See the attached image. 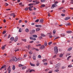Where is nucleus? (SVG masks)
Masks as SVG:
<instances>
[{"label":"nucleus","instance_id":"nucleus-1","mask_svg":"<svg viewBox=\"0 0 73 73\" xmlns=\"http://www.w3.org/2000/svg\"><path fill=\"white\" fill-rule=\"evenodd\" d=\"M58 49L57 48V47H55L54 48V52L55 54H56L58 53Z\"/></svg>","mask_w":73,"mask_h":73},{"label":"nucleus","instance_id":"nucleus-2","mask_svg":"<svg viewBox=\"0 0 73 73\" xmlns=\"http://www.w3.org/2000/svg\"><path fill=\"white\" fill-rule=\"evenodd\" d=\"M12 61H17V59L15 57H13L12 59Z\"/></svg>","mask_w":73,"mask_h":73},{"label":"nucleus","instance_id":"nucleus-3","mask_svg":"<svg viewBox=\"0 0 73 73\" xmlns=\"http://www.w3.org/2000/svg\"><path fill=\"white\" fill-rule=\"evenodd\" d=\"M35 30H31L30 31V34L31 35L32 34H33V33H35Z\"/></svg>","mask_w":73,"mask_h":73},{"label":"nucleus","instance_id":"nucleus-4","mask_svg":"<svg viewBox=\"0 0 73 73\" xmlns=\"http://www.w3.org/2000/svg\"><path fill=\"white\" fill-rule=\"evenodd\" d=\"M57 5H56V4H53L52 5V6L51 7V9H53V8H54V7H57Z\"/></svg>","mask_w":73,"mask_h":73},{"label":"nucleus","instance_id":"nucleus-5","mask_svg":"<svg viewBox=\"0 0 73 73\" xmlns=\"http://www.w3.org/2000/svg\"><path fill=\"white\" fill-rule=\"evenodd\" d=\"M45 48V46H44V45H42L40 47V49H44Z\"/></svg>","mask_w":73,"mask_h":73},{"label":"nucleus","instance_id":"nucleus-6","mask_svg":"<svg viewBox=\"0 0 73 73\" xmlns=\"http://www.w3.org/2000/svg\"><path fill=\"white\" fill-rule=\"evenodd\" d=\"M10 66L7 69V70L9 71H8L9 73H10L11 72V68H10Z\"/></svg>","mask_w":73,"mask_h":73},{"label":"nucleus","instance_id":"nucleus-7","mask_svg":"<svg viewBox=\"0 0 73 73\" xmlns=\"http://www.w3.org/2000/svg\"><path fill=\"white\" fill-rule=\"evenodd\" d=\"M35 27H39V28H41V27H42V26L41 25H36Z\"/></svg>","mask_w":73,"mask_h":73},{"label":"nucleus","instance_id":"nucleus-8","mask_svg":"<svg viewBox=\"0 0 73 73\" xmlns=\"http://www.w3.org/2000/svg\"><path fill=\"white\" fill-rule=\"evenodd\" d=\"M6 67H7V66L6 65H4V66L0 68V70H2V69L5 68Z\"/></svg>","mask_w":73,"mask_h":73},{"label":"nucleus","instance_id":"nucleus-9","mask_svg":"<svg viewBox=\"0 0 73 73\" xmlns=\"http://www.w3.org/2000/svg\"><path fill=\"white\" fill-rule=\"evenodd\" d=\"M10 15V16H13V17H15L16 16V15H15V14L14 13L11 14Z\"/></svg>","mask_w":73,"mask_h":73},{"label":"nucleus","instance_id":"nucleus-10","mask_svg":"<svg viewBox=\"0 0 73 73\" xmlns=\"http://www.w3.org/2000/svg\"><path fill=\"white\" fill-rule=\"evenodd\" d=\"M17 40H18V37H17V36L15 37V38L14 40V41L15 42H16V41H17Z\"/></svg>","mask_w":73,"mask_h":73},{"label":"nucleus","instance_id":"nucleus-11","mask_svg":"<svg viewBox=\"0 0 73 73\" xmlns=\"http://www.w3.org/2000/svg\"><path fill=\"white\" fill-rule=\"evenodd\" d=\"M30 39L31 40H34L35 41V40H36V38H32L31 37H30Z\"/></svg>","mask_w":73,"mask_h":73},{"label":"nucleus","instance_id":"nucleus-12","mask_svg":"<svg viewBox=\"0 0 73 73\" xmlns=\"http://www.w3.org/2000/svg\"><path fill=\"white\" fill-rule=\"evenodd\" d=\"M70 19V17H67L65 18V20H69V19Z\"/></svg>","mask_w":73,"mask_h":73},{"label":"nucleus","instance_id":"nucleus-13","mask_svg":"<svg viewBox=\"0 0 73 73\" xmlns=\"http://www.w3.org/2000/svg\"><path fill=\"white\" fill-rule=\"evenodd\" d=\"M30 64L31 65V66H35V64H33L31 62H30Z\"/></svg>","mask_w":73,"mask_h":73},{"label":"nucleus","instance_id":"nucleus-14","mask_svg":"<svg viewBox=\"0 0 73 73\" xmlns=\"http://www.w3.org/2000/svg\"><path fill=\"white\" fill-rule=\"evenodd\" d=\"M19 5H21V7H24V5H23V3L21 2L19 3Z\"/></svg>","mask_w":73,"mask_h":73},{"label":"nucleus","instance_id":"nucleus-15","mask_svg":"<svg viewBox=\"0 0 73 73\" xmlns=\"http://www.w3.org/2000/svg\"><path fill=\"white\" fill-rule=\"evenodd\" d=\"M72 31H67V33H72Z\"/></svg>","mask_w":73,"mask_h":73},{"label":"nucleus","instance_id":"nucleus-16","mask_svg":"<svg viewBox=\"0 0 73 73\" xmlns=\"http://www.w3.org/2000/svg\"><path fill=\"white\" fill-rule=\"evenodd\" d=\"M65 25H66V26H68L69 25H71V24H70V23H66Z\"/></svg>","mask_w":73,"mask_h":73},{"label":"nucleus","instance_id":"nucleus-17","mask_svg":"<svg viewBox=\"0 0 73 73\" xmlns=\"http://www.w3.org/2000/svg\"><path fill=\"white\" fill-rule=\"evenodd\" d=\"M10 40H11V41H13L14 40V37H11L10 38Z\"/></svg>","mask_w":73,"mask_h":73},{"label":"nucleus","instance_id":"nucleus-18","mask_svg":"<svg viewBox=\"0 0 73 73\" xmlns=\"http://www.w3.org/2000/svg\"><path fill=\"white\" fill-rule=\"evenodd\" d=\"M36 56L35 55H33V60H36Z\"/></svg>","mask_w":73,"mask_h":73},{"label":"nucleus","instance_id":"nucleus-19","mask_svg":"<svg viewBox=\"0 0 73 73\" xmlns=\"http://www.w3.org/2000/svg\"><path fill=\"white\" fill-rule=\"evenodd\" d=\"M44 21V20H43V19H41L40 21L39 22H40V23H42Z\"/></svg>","mask_w":73,"mask_h":73},{"label":"nucleus","instance_id":"nucleus-20","mask_svg":"<svg viewBox=\"0 0 73 73\" xmlns=\"http://www.w3.org/2000/svg\"><path fill=\"white\" fill-rule=\"evenodd\" d=\"M40 30V28H38L36 29V31H39Z\"/></svg>","mask_w":73,"mask_h":73},{"label":"nucleus","instance_id":"nucleus-21","mask_svg":"<svg viewBox=\"0 0 73 73\" xmlns=\"http://www.w3.org/2000/svg\"><path fill=\"white\" fill-rule=\"evenodd\" d=\"M41 36H42V37H45V35L44 34L42 33L41 34Z\"/></svg>","mask_w":73,"mask_h":73},{"label":"nucleus","instance_id":"nucleus-22","mask_svg":"<svg viewBox=\"0 0 73 73\" xmlns=\"http://www.w3.org/2000/svg\"><path fill=\"white\" fill-rule=\"evenodd\" d=\"M6 46V45H4L3 46H2V49L3 50L4 49H5V47Z\"/></svg>","mask_w":73,"mask_h":73},{"label":"nucleus","instance_id":"nucleus-23","mask_svg":"<svg viewBox=\"0 0 73 73\" xmlns=\"http://www.w3.org/2000/svg\"><path fill=\"white\" fill-rule=\"evenodd\" d=\"M13 70H14L15 69V66L13 65Z\"/></svg>","mask_w":73,"mask_h":73},{"label":"nucleus","instance_id":"nucleus-24","mask_svg":"<svg viewBox=\"0 0 73 73\" xmlns=\"http://www.w3.org/2000/svg\"><path fill=\"white\" fill-rule=\"evenodd\" d=\"M72 48V47L69 48L68 50V51H70V50H71Z\"/></svg>","mask_w":73,"mask_h":73},{"label":"nucleus","instance_id":"nucleus-25","mask_svg":"<svg viewBox=\"0 0 73 73\" xmlns=\"http://www.w3.org/2000/svg\"><path fill=\"white\" fill-rule=\"evenodd\" d=\"M26 32H29V29H25Z\"/></svg>","mask_w":73,"mask_h":73},{"label":"nucleus","instance_id":"nucleus-26","mask_svg":"<svg viewBox=\"0 0 73 73\" xmlns=\"http://www.w3.org/2000/svg\"><path fill=\"white\" fill-rule=\"evenodd\" d=\"M46 61H47V60H46V59H44L42 60V61L43 62H46Z\"/></svg>","mask_w":73,"mask_h":73},{"label":"nucleus","instance_id":"nucleus-27","mask_svg":"<svg viewBox=\"0 0 73 73\" xmlns=\"http://www.w3.org/2000/svg\"><path fill=\"white\" fill-rule=\"evenodd\" d=\"M33 37H37V36L36 35H34L33 36Z\"/></svg>","mask_w":73,"mask_h":73},{"label":"nucleus","instance_id":"nucleus-28","mask_svg":"<svg viewBox=\"0 0 73 73\" xmlns=\"http://www.w3.org/2000/svg\"><path fill=\"white\" fill-rule=\"evenodd\" d=\"M26 69V67L24 66H23L22 67V69L23 70H24V69Z\"/></svg>","mask_w":73,"mask_h":73},{"label":"nucleus","instance_id":"nucleus-29","mask_svg":"<svg viewBox=\"0 0 73 73\" xmlns=\"http://www.w3.org/2000/svg\"><path fill=\"white\" fill-rule=\"evenodd\" d=\"M35 72V70L33 69L31 70H30L29 72Z\"/></svg>","mask_w":73,"mask_h":73},{"label":"nucleus","instance_id":"nucleus-30","mask_svg":"<svg viewBox=\"0 0 73 73\" xmlns=\"http://www.w3.org/2000/svg\"><path fill=\"white\" fill-rule=\"evenodd\" d=\"M52 44V42H49L48 43V44L49 45H51V44Z\"/></svg>","mask_w":73,"mask_h":73},{"label":"nucleus","instance_id":"nucleus-31","mask_svg":"<svg viewBox=\"0 0 73 73\" xmlns=\"http://www.w3.org/2000/svg\"><path fill=\"white\" fill-rule=\"evenodd\" d=\"M44 45L46 46V45H47V42H45Z\"/></svg>","mask_w":73,"mask_h":73},{"label":"nucleus","instance_id":"nucleus-32","mask_svg":"<svg viewBox=\"0 0 73 73\" xmlns=\"http://www.w3.org/2000/svg\"><path fill=\"white\" fill-rule=\"evenodd\" d=\"M45 5L44 4H42L41 5V6L40 7V8H42L43 7H45Z\"/></svg>","mask_w":73,"mask_h":73},{"label":"nucleus","instance_id":"nucleus-33","mask_svg":"<svg viewBox=\"0 0 73 73\" xmlns=\"http://www.w3.org/2000/svg\"><path fill=\"white\" fill-rule=\"evenodd\" d=\"M70 57H71V56H68L67 58V60H69V58H70Z\"/></svg>","mask_w":73,"mask_h":73},{"label":"nucleus","instance_id":"nucleus-34","mask_svg":"<svg viewBox=\"0 0 73 73\" xmlns=\"http://www.w3.org/2000/svg\"><path fill=\"white\" fill-rule=\"evenodd\" d=\"M22 40L23 41H24L25 42H26V41H27V39H23Z\"/></svg>","mask_w":73,"mask_h":73},{"label":"nucleus","instance_id":"nucleus-35","mask_svg":"<svg viewBox=\"0 0 73 73\" xmlns=\"http://www.w3.org/2000/svg\"><path fill=\"white\" fill-rule=\"evenodd\" d=\"M68 68H72V65L70 64L68 66Z\"/></svg>","mask_w":73,"mask_h":73},{"label":"nucleus","instance_id":"nucleus-36","mask_svg":"<svg viewBox=\"0 0 73 73\" xmlns=\"http://www.w3.org/2000/svg\"><path fill=\"white\" fill-rule=\"evenodd\" d=\"M29 70H30V69H29L28 70H26V73H28L29 72Z\"/></svg>","mask_w":73,"mask_h":73},{"label":"nucleus","instance_id":"nucleus-37","mask_svg":"<svg viewBox=\"0 0 73 73\" xmlns=\"http://www.w3.org/2000/svg\"><path fill=\"white\" fill-rule=\"evenodd\" d=\"M60 63H58V64L56 65V66H57L59 67L60 66Z\"/></svg>","mask_w":73,"mask_h":73},{"label":"nucleus","instance_id":"nucleus-38","mask_svg":"<svg viewBox=\"0 0 73 73\" xmlns=\"http://www.w3.org/2000/svg\"><path fill=\"white\" fill-rule=\"evenodd\" d=\"M38 58H41V56L40 55H39L38 56Z\"/></svg>","mask_w":73,"mask_h":73},{"label":"nucleus","instance_id":"nucleus-39","mask_svg":"<svg viewBox=\"0 0 73 73\" xmlns=\"http://www.w3.org/2000/svg\"><path fill=\"white\" fill-rule=\"evenodd\" d=\"M62 56H63V54H61L59 56L60 57H62Z\"/></svg>","mask_w":73,"mask_h":73},{"label":"nucleus","instance_id":"nucleus-40","mask_svg":"<svg viewBox=\"0 0 73 73\" xmlns=\"http://www.w3.org/2000/svg\"><path fill=\"white\" fill-rule=\"evenodd\" d=\"M24 65H22V64H19V67H21V66H23Z\"/></svg>","mask_w":73,"mask_h":73},{"label":"nucleus","instance_id":"nucleus-41","mask_svg":"<svg viewBox=\"0 0 73 73\" xmlns=\"http://www.w3.org/2000/svg\"><path fill=\"white\" fill-rule=\"evenodd\" d=\"M70 3L71 4H73V0H71L70 1Z\"/></svg>","mask_w":73,"mask_h":73},{"label":"nucleus","instance_id":"nucleus-42","mask_svg":"<svg viewBox=\"0 0 73 73\" xmlns=\"http://www.w3.org/2000/svg\"><path fill=\"white\" fill-rule=\"evenodd\" d=\"M9 4H8L7 3H6L5 4V6L6 7L7 6H8V5Z\"/></svg>","mask_w":73,"mask_h":73},{"label":"nucleus","instance_id":"nucleus-43","mask_svg":"<svg viewBox=\"0 0 73 73\" xmlns=\"http://www.w3.org/2000/svg\"><path fill=\"white\" fill-rule=\"evenodd\" d=\"M39 21V20H38V19H37L35 21V22L36 23H37V22H38Z\"/></svg>","mask_w":73,"mask_h":73},{"label":"nucleus","instance_id":"nucleus-44","mask_svg":"<svg viewBox=\"0 0 73 73\" xmlns=\"http://www.w3.org/2000/svg\"><path fill=\"white\" fill-rule=\"evenodd\" d=\"M53 34H54V33H56V30H54L53 31Z\"/></svg>","mask_w":73,"mask_h":73},{"label":"nucleus","instance_id":"nucleus-45","mask_svg":"<svg viewBox=\"0 0 73 73\" xmlns=\"http://www.w3.org/2000/svg\"><path fill=\"white\" fill-rule=\"evenodd\" d=\"M5 33H6V31H4L3 32V35H4V34H5Z\"/></svg>","mask_w":73,"mask_h":73},{"label":"nucleus","instance_id":"nucleus-46","mask_svg":"<svg viewBox=\"0 0 73 73\" xmlns=\"http://www.w3.org/2000/svg\"><path fill=\"white\" fill-rule=\"evenodd\" d=\"M36 4H38V3H40V2L39 1H36L35 2Z\"/></svg>","mask_w":73,"mask_h":73},{"label":"nucleus","instance_id":"nucleus-47","mask_svg":"<svg viewBox=\"0 0 73 73\" xmlns=\"http://www.w3.org/2000/svg\"><path fill=\"white\" fill-rule=\"evenodd\" d=\"M29 11H32V9L31 8L29 7Z\"/></svg>","mask_w":73,"mask_h":73},{"label":"nucleus","instance_id":"nucleus-48","mask_svg":"<svg viewBox=\"0 0 73 73\" xmlns=\"http://www.w3.org/2000/svg\"><path fill=\"white\" fill-rule=\"evenodd\" d=\"M62 36L64 37V36H65V34H62Z\"/></svg>","mask_w":73,"mask_h":73},{"label":"nucleus","instance_id":"nucleus-49","mask_svg":"<svg viewBox=\"0 0 73 73\" xmlns=\"http://www.w3.org/2000/svg\"><path fill=\"white\" fill-rule=\"evenodd\" d=\"M33 4L31 3V4H29V6H31V5H33Z\"/></svg>","mask_w":73,"mask_h":73},{"label":"nucleus","instance_id":"nucleus-50","mask_svg":"<svg viewBox=\"0 0 73 73\" xmlns=\"http://www.w3.org/2000/svg\"><path fill=\"white\" fill-rule=\"evenodd\" d=\"M39 65H40L39 63H38L36 64V65L37 66H39Z\"/></svg>","mask_w":73,"mask_h":73},{"label":"nucleus","instance_id":"nucleus-51","mask_svg":"<svg viewBox=\"0 0 73 73\" xmlns=\"http://www.w3.org/2000/svg\"><path fill=\"white\" fill-rule=\"evenodd\" d=\"M19 50L18 49H16V50H15V52H17V51H19Z\"/></svg>","mask_w":73,"mask_h":73},{"label":"nucleus","instance_id":"nucleus-52","mask_svg":"<svg viewBox=\"0 0 73 73\" xmlns=\"http://www.w3.org/2000/svg\"><path fill=\"white\" fill-rule=\"evenodd\" d=\"M7 34H5L4 36V37H7Z\"/></svg>","mask_w":73,"mask_h":73},{"label":"nucleus","instance_id":"nucleus-53","mask_svg":"<svg viewBox=\"0 0 73 73\" xmlns=\"http://www.w3.org/2000/svg\"><path fill=\"white\" fill-rule=\"evenodd\" d=\"M55 68L56 69H58V68H59V67L56 66Z\"/></svg>","mask_w":73,"mask_h":73},{"label":"nucleus","instance_id":"nucleus-54","mask_svg":"<svg viewBox=\"0 0 73 73\" xmlns=\"http://www.w3.org/2000/svg\"><path fill=\"white\" fill-rule=\"evenodd\" d=\"M19 32H21V28H20L19 29Z\"/></svg>","mask_w":73,"mask_h":73},{"label":"nucleus","instance_id":"nucleus-55","mask_svg":"<svg viewBox=\"0 0 73 73\" xmlns=\"http://www.w3.org/2000/svg\"><path fill=\"white\" fill-rule=\"evenodd\" d=\"M62 11L63 12H64V13H65L66 12L65 10V9H63Z\"/></svg>","mask_w":73,"mask_h":73},{"label":"nucleus","instance_id":"nucleus-56","mask_svg":"<svg viewBox=\"0 0 73 73\" xmlns=\"http://www.w3.org/2000/svg\"><path fill=\"white\" fill-rule=\"evenodd\" d=\"M28 46V49H29V48L30 47H31V46H30V45H29Z\"/></svg>","mask_w":73,"mask_h":73},{"label":"nucleus","instance_id":"nucleus-57","mask_svg":"<svg viewBox=\"0 0 73 73\" xmlns=\"http://www.w3.org/2000/svg\"><path fill=\"white\" fill-rule=\"evenodd\" d=\"M67 55H68V56H70V53H68L67 54Z\"/></svg>","mask_w":73,"mask_h":73},{"label":"nucleus","instance_id":"nucleus-58","mask_svg":"<svg viewBox=\"0 0 73 73\" xmlns=\"http://www.w3.org/2000/svg\"><path fill=\"white\" fill-rule=\"evenodd\" d=\"M61 16H65V14H61Z\"/></svg>","mask_w":73,"mask_h":73},{"label":"nucleus","instance_id":"nucleus-59","mask_svg":"<svg viewBox=\"0 0 73 73\" xmlns=\"http://www.w3.org/2000/svg\"><path fill=\"white\" fill-rule=\"evenodd\" d=\"M58 71H59V70H57V69L55 71V72H58Z\"/></svg>","mask_w":73,"mask_h":73},{"label":"nucleus","instance_id":"nucleus-60","mask_svg":"<svg viewBox=\"0 0 73 73\" xmlns=\"http://www.w3.org/2000/svg\"><path fill=\"white\" fill-rule=\"evenodd\" d=\"M59 37H57L56 38H55L54 39V40H56V39H57L58 38H59Z\"/></svg>","mask_w":73,"mask_h":73},{"label":"nucleus","instance_id":"nucleus-61","mask_svg":"<svg viewBox=\"0 0 73 73\" xmlns=\"http://www.w3.org/2000/svg\"><path fill=\"white\" fill-rule=\"evenodd\" d=\"M33 41H31L29 42V43H33Z\"/></svg>","mask_w":73,"mask_h":73},{"label":"nucleus","instance_id":"nucleus-62","mask_svg":"<svg viewBox=\"0 0 73 73\" xmlns=\"http://www.w3.org/2000/svg\"><path fill=\"white\" fill-rule=\"evenodd\" d=\"M28 8L27 7L25 8V11H27V10H28Z\"/></svg>","mask_w":73,"mask_h":73},{"label":"nucleus","instance_id":"nucleus-63","mask_svg":"<svg viewBox=\"0 0 73 73\" xmlns=\"http://www.w3.org/2000/svg\"><path fill=\"white\" fill-rule=\"evenodd\" d=\"M44 64L45 65H46L48 64V63H44Z\"/></svg>","mask_w":73,"mask_h":73},{"label":"nucleus","instance_id":"nucleus-64","mask_svg":"<svg viewBox=\"0 0 73 73\" xmlns=\"http://www.w3.org/2000/svg\"><path fill=\"white\" fill-rule=\"evenodd\" d=\"M42 38V36H40L39 37V39H41Z\"/></svg>","mask_w":73,"mask_h":73}]
</instances>
